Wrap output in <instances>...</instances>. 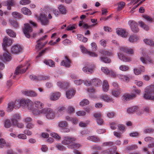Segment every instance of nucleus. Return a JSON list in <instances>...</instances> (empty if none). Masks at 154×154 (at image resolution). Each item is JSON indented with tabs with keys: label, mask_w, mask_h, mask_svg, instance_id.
I'll use <instances>...</instances> for the list:
<instances>
[{
	"label": "nucleus",
	"mask_w": 154,
	"mask_h": 154,
	"mask_svg": "<svg viewBox=\"0 0 154 154\" xmlns=\"http://www.w3.org/2000/svg\"><path fill=\"white\" fill-rule=\"evenodd\" d=\"M143 97L146 100H154V85L147 86L145 88Z\"/></svg>",
	"instance_id": "obj_1"
},
{
	"label": "nucleus",
	"mask_w": 154,
	"mask_h": 154,
	"mask_svg": "<svg viewBox=\"0 0 154 154\" xmlns=\"http://www.w3.org/2000/svg\"><path fill=\"white\" fill-rule=\"evenodd\" d=\"M35 16L37 20L42 25L46 26L49 24L50 20L48 19L47 15L44 13H41L39 16L35 15Z\"/></svg>",
	"instance_id": "obj_2"
},
{
	"label": "nucleus",
	"mask_w": 154,
	"mask_h": 154,
	"mask_svg": "<svg viewBox=\"0 0 154 154\" xmlns=\"http://www.w3.org/2000/svg\"><path fill=\"white\" fill-rule=\"evenodd\" d=\"M43 114L45 115L46 117L48 119H53L55 117L54 111L51 108H44Z\"/></svg>",
	"instance_id": "obj_3"
},
{
	"label": "nucleus",
	"mask_w": 154,
	"mask_h": 154,
	"mask_svg": "<svg viewBox=\"0 0 154 154\" xmlns=\"http://www.w3.org/2000/svg\"><path fill=\"white\" fill-rule=\"evenodd\" d=\"M47 37V35H45L44 36L41 37L36 42L37 44L35 46V48L37 51L40 50L47 43V42H43V41L45 40V38Z\"/></svg>",
	"instance_id": "obj_4"
},
{
	"label": "nucleus",
	"mask_w": 154,
	"mask_h": 154,
	"mask_svg": "<svg viewBox=\"0 0 154 154\" xmlns=\"http://www.w3.org/2000/svg\"><path fill=\"white\" fill-rule=\"evenodd\" d=\"M4 50L5 51V52L3 54V55H0V59L4 62L10 61L12 59L10 54L7 50V49Z\"/></svg>",
	"instance_id": "obj_5"
},
{
	"label": "nucleus",
	"mask_w": 154,
	"mask_h": 154,
	"mask_svg": "<svg viewBox=\"0 0 154 154\" xmlns=\"http://www.w3.org/2000/svg\"><path fill=\"white\" fill-rule=\"evenodd\" d=\"M29 66L21 65L18 66L15 71L14 74L18 75L19 73H23L25 72L28 68Z\"/></svg>",
	"instance_id": "obj_6"
},
{
	"label": "nucleus",
	"mask_w": 154,
	"mask_h": 154,
	"mask_svg": "<svg viewBox=\"0 0 154 154\" xmlns=\"http://www.w3.org/2000/svg\"><path fill=\"white\" fill-rule=\"evenodd\" d=\"M128 24L130 27L131 31L134 33L138 32L139 29L138 26V24L134 20H130L128 21Z\"/></svg>",
	"instance_id": "obj_7"
},
{
	"label": "nucleus",
	"mask_w": 154,
	"mask_h": 154,
	"mask_svg": "<svg viewBox=\"0 0 154 154\" xmlns=\"http://www.w3.org/2000/svg\"><path fill=\"white\" fill-rule=\"evenodd\" d=\"M32 28L30 26L29 24L28 23L24 24V29H23V31L27 38H29L30 37L29 33L32 32Z\"/></svg>",
	"instance_id": "obj_8"
},
{
	"label": "nucleus",
	"mask_w": 154,
	"mask_h": 154,
	"mask_svg": "<svg viewBox=\"0 0 154 154\" xmlns=\"http://www.w3.org/2000/svg\"><path fill=\"white\" fill-rule=\"evenodd\" d=\"M23 48L19 45H16L12 46L11 48V52L15 54H17L22 52Z\"/></svg>",
	"instance_id": "obj_9"
},
{
	"label": "nucleus",
	"mask_w": 154,
	"mask_h": 154,
	"mask_svg": "<svg viewBox=\"0 0 154 154\" xmlns=\"http://www.w3.org/2000/svg\"><path fill=\"white\" fill-rule=\"evenodd\" d=\"M76 140V139L74 137L69 136L65 137L63 138L62 143L64 145L69 144L73 143Z\"/></svg>",
	"instance_id": "obj_10"
},
{
	"label": "nucleus",
	"mask_w": 154,
	"mask_h": 154,
	"mask_svg": "<svg viewBox=\"0 0 154 154\" xmlns=\"http://www.w3.org/2000/svg\"><path fill=\"white\" fill-rule=\"evenodd\" d=\"M29 78L31 80L33 81L46 80H48L49 79L48 76L43 75H38L36 76L30 75L29 76Z\"/></svg>",
	"instance_id": "obj_11"
},
{
	"label": "nucleus",
	"mask_w": 154,
	"mask_h": 154,
	"mask_svg": "<svg viewBox=\"0 0 154 154\" xmlns=\"http://www.w3.org/2000/svg\"><path fill=\"white\" fill-rule=\"evenodd\" d=\"M12 43V41L11 39L5 37L3 40L2 46L3 50H6L7 46H10Z\"/></svg>",
	"instance_id": "obj_12"
},
{
	"label": "nucleus",
	"mask_w": 154,
	"mask_h": 154,
	"mask_svg": "<svg viewBox=\"0 0 154 154\" xmlns=\"http://www.w3.org/2000/svg\"><path fill=\"white\" fill-rule=\"evenodd\" d=\"M81 51L83 53L87 54L92 57H97V55L95 53L88 51L83 45L80 46Z\"/></svg>",
	"instance_id": "obj_13"
},
{
	"label": "nucleus",
	"mask_w": 154,
	"mask_h": 154,
	"mask_svg": "<svg viewBox=\"0 0 154 154\" xmlns=\"http://www.w3.org/2000/svg\"><path fill=\"white\" fill-rule=\"evenodd\" d=\"M94 64H91L84 67L82 69V70L84 72L88 74L91 73L93 72L94 69Z\"/></svg>",
	"instance_id": "obj_14"
},
{
	"label": "nucleus",
	"mask_w": 154,
	"mask_h": 154,
	"mask_svg": "<svg viewBox=\"0 0 154 154\" xmlns=\"http://www.w3.org/2000/svg\"><path fill=\"white\" fill-rule=\"evenodd\" d=\"M140 60L141 62L143 63L146 64L147 62L150 63H152V60L149 57L148 55L146 53H144L143 55V56L140 58Z\"/></svg>",
	"instance_id": "obj_15"
},
{
	"label": "nucleus",
	"mask_w": 154,
	"mask_h": 154,
	"mask_svg": "<svg viewBox=\"0 0 154 154\" xmlns=\"http://www.w3.org/2000/svg\"><path fill=\"white\" fill-rule=\"evenodd\" d=\"M27 100L22 99L20 101L16 100L15 101V106H17V108H19L21 106L23 107L26 106Z\"/></svg>",
	"instance_id": "obj_16"
},
{
	"label": "nucleus",
	"mask_w": 154,
	"mask_h": 154,
	"mask_svg": "<svg viewBox=\"0 0 154 154\" xmlns=\"http://www.w3.org/2000/svg\"><path fill=\"white\" fill-rule=\"evenodd\" d=\"M20 116L18 114H15L13 115L11 120L14 125H16L17 123L18 120L20 119Z\"/></svg>",
	"instance_id": "obj_17"
},
{
	"label": "nucleus",
	"mask_w": 154,
	"mask_h": 154,
	"mask_svg": "<svg viewBox=\"0 0 154 154\" xmlns=\"http://www.w3.org/2000/svg\"><path fill=\"white\" fill-rule=\"evenodd\" d=\"M120 50L121 52L126 53L129 54H133L134 53L133 49L125 47H122L120 48Z\"/></svg>",
	"instance_id": "obj_18"
},
{
	"label": "nucleus",
	"mask_w": 154,
	"mask_h": 154,
	"mask_svg": "<svg viewBox=\"0 0 154 154\" xmlns=\"http://www.w3.org/2000/svg\"><path fill=\"white\" fill-rule=\"evenodd\" d=\"M70 63L71 62L69 59L68 58L67 56H65V60H63L62 61L61 65L68 68L70 66Z\"/></svg>",
	"instance_id": "obj_19"
},
{
	"label": "nucleus",
	"mask_w": 154,
	"mask_h": 154,
	"mask_svg": "<svg viewBox=\"0 0 154 154\" xmlns=\"http://www.w3.org/2000/svg\"><path fill=\"white\" fill-rule=\"evenodd\" d=\"M100 98L104 101L107 102H114V100L106 94L102 95L100 96Z\"/></svg>",
	"instance_id": "obj_20"
},
{
	"label": "nucleus",
	"mask_w": 154,
	"mask_h": 154,
	"mask_svg": "<svg viewBox=\"0 0 154 154\" xmlns=\"http://www.w3.org/2000/svg\"><path fill=\"white\" fill-rule=\"evenodd\" d=\"M117 34L123 37H126L128 35V33L124 29H119L116 31Z\"/></svg>",
	"instance_id": "obj_21"
},
{
	"label": "nucleus",
	"mask_w": 154,
	"mask_h": 154,
	"mask_svg": "<svg viewBox=\"0 0 154 154\" xmlns=\"http://www.w3.org/2000/svg\"><path fill=\"white\" fill-rule=\"evenodd\" d=\"M91 85L98 87L101 85L102 82L98 79H94L91 80Z\"/></svg>",
	"instance_id": "obj_22"
},
{
	"label": "nucleus",
	"mask_w": 154,
	"mask_h": 154,
	"mask_svg": "<svg viewBox=\"0 0 154 154\" xmlns=\"http://www.w3.org/2000/svg\"><path fill=\"white\" fill-rule=\"evenodd\" d=\"M145 71L144 67L140 65L139 68H135L134 69V72L136 75H138L142 72H144Z\"/></svg>",
	"instance_id": "obj_23"
},
{
	"label": "nucleus",
	"mask_w": 154,
	"mask_h": 154,
	"mask_svg": "<svg viewBox=\"0 0 154 154\" xmlns=\"http://www.w3.org/2000/svg\"><path fill=\"white\" fill-rule=\"evenodd\" d=\"M136 97V94H125L123 95V99L127 100L134 98Z\"/></svg>",
	"instance_id": "obj_24"
},
{
	"label": "nucleus",
	"mask_w": 154,
	"mask_h": 154,
	"mask_svg": "<svg viewBox=\"0 0 154 154\" xmlns=\"http://www.w3.org/2000/svg\"><path fill=\"white\" fill-rule=\"evenodd\" d=\"M118 55L119 58L123 61L129 62L131 60V59L129 57L124 56L121 53H118Z\"/></svg>",
	"instance_id": "obj_25"
},
{
	"label": "nucleus",
	"mask_w": 154,
	"mask_h": 154,
	"mask_svg": "<svg viewBox=\"0 0 154 154\" xmlns=\"http://www.w3.org/2000/svg\"><path fill=\"white\" fill-rule=\"evenodd\" d=\"M75 93V90L74 89H71L66 92V97L68 99H70L74 96Z\"/></svg>",
	"instance_id": "obj_26"
},
{
	"label": "nucleus",
	"mask_w": 154,
	"mask_h": 154,
	"mask_svg": "<svg viewBox=\"0 0 154 154\" xmlns=\"http://www.w3.org/2000/svg\"><path fill=\"white\" fill-rule=\"evenodd\" d=\"M121 93V90L120 88H117L113 90L112 91V95L115 97H118Z\"/></svg>",
	"instance_id": "obj_27"
},
{
	"label": "nucleus",
	"mask_w": 154,
	"mask_h": 154,
	"mask_svg": "<svg viewBox=\"0 0 154 154\" xmlns=\"http://www.w3.org/2000/svg\"><path fill=\"white\" fill-rule=\"evenodd\" d=\"M60 96V93L56 92L52 93L50 96V99L52 100H57Z\"/></svg>",
	"instance_id": "obj_28"
},
{
	"label": "nucleus",
	"mask_w": 154,
	"mask_h": 154,
	"mask_svg": "<svg viewBox=\"0 0 154 154\" xmlns=\"http://www.w3.org/2000/svg\"><path fill=\"white\" fill-rule=\"evenodd\" d=\"M15 5V1L14 0H8L6 1V6L7 9L10 10L11 9V6H13Z\"/></svg>",
	"instance_id": "obj_29"
},
{
	"label": "nucleus",
	"mask_w": 154,
	"mask_h": 154,
	"mask_svg": "<svg viewBox=\"0 0 154 154\" xmlns=\"http://www.w3.org/2000/svg\"><path fill=\"white\" fill-rule=\"evenodd\" d=\"M34 104L35 107L38 109H41L44 106V104L41 102L38 101H35Z\"/></svg>",
	"instance_id": "obj_30"
},
{
	"label": "nucleus",
	"mask_w": 154,
	"mask_h": 154,
	"mask_svg": "<svg viewBox=\"0 0 154 154\" xmlns=\"http://www.w3.org/2000/svg\"><path fill=\"white\" fill-rule=\"evenodd\" d=\"M44 110V108L40 110L34 108L32 110V112L34 115L35 116H38L41 114H43Z\"/></svg>",
	"instance_id": "obj_31"
},
{
	"label": "nucleus",
	"mask_w": 154,
	"mask_h": 154,
	"mask_svg": "<svg viewBox=\"0 0 154 154\" xmlns=\"http://www.w3.org/2000/svg\"><path fill=\"white\" fill-rule=\"evenodd\" d=\"M15 102L14 103L13 102H11L8 104V112H11L13 109L14 107L15 108H17V105L15 106Z\"/></svg>",
	"instance_id": "obj_32"
},
{
	"label": "nucleus",
	"mask_w": 154,
	"mask_h": 154,
	"mask_svg": "<svg viewBox=\"0 0 154 154\" xmlns=\"http://www.w3.org/2000/svg\"><path fill=\"white\" fill-rule=\"evenodd\" d=\"M25 95L30 97H35L37 96V94L32 91H25L23 92Z\"/></svg>",
	"instance_id": "obj_33"
},
{
	"label": "nucleus",
	"mask_w": 154,
	"mask_h": 154,
	"mask_svg": "<svg viewBox=\"0 0 154 154\" xmlns=\"http://www.w3.org/2000/svg\"><path fill=\"white\" fill-rule=\"evenodd\" d=\"M109 88L108 83L107 81L104 80L103 83V90L104 92H107Z\"/></svg>",
	"instance_id": "obj_34"
},
{
	"label": "nucleus",
	"mask_w": 154,
	"mask_h": 154,
	"mask_svg": "<svg viewBox=\"0 0 154 154\" xmlns=\"http://www.w3.org/2000/svg\"><path fill=\"white\" fill-rule=\"evenodd\" d=\"M87 139L90 141L95 142H97L100 141L99 138L95 136H90L87 137Z\"/></svg>",
	"instance_id": "obj_35"
},
{
	"label": "nucleus",
	"mask_w": 154,
	"mask_h": 154,
	"mask_svg": "<svg viewBox=\"0 0 154 154\" xmlns=\"http://www.w3.org/2000/svg\"><path fill=\"white\" fill-rule=\"evenodd\" d=\"M139 39V37L136 35H131L129 38V41L131 43L137 42Z\"/></svg>",
	"instance_id": "obj_36"
},
{
	"label": "nucleus",
	"mask_w": 154,
	"mask_h": 154,
	"mask_svg": "<svg viewBox=\"0 0 154 154\" xmlns=\"http://www.w3.org/2000/svg\"><path fill=\"white\" fill-rule=\"evenodd\" d=\"M57 85L60 88L65 89L67 87L69 84L67 82H57Z\"/></svg>",
	"instance_id": "obj_37"
},
{
	"label": "nucleus",
	"mask_w": 154,
	"mask_h": 154,
	"mask_svg": "<svg viewBox=\"0 0 154 154\" xmlns=\"http://www.w3.org/2000/svg\"><path fill=\"white\" fill-rule=\"evenodd\" d=\"M44 63L47 65L51 67H54L55 66L54 62L51 60H45L44 61Z\"/></svg>",
	"instance_id": "obj_38"
},
{
	"label": "nucleus",
	"mask_w": 154,
	"mask_h": 154,
	"mask_svg": "<svg viewBox=\"0 0 154 154\" xmlns=\"http://www.w3.org/2000/svg\"><path fill=\"white\" fill-rule=\"evenodd\" d=\"M22 12L24 14L29 15L31 14V11L26 8H23L21 9Z\"/></svg>",
	"instance_id": "obj_39"
},
{
	"label": "nucleus",
	"mask_w": 154,
	"mask_h": 154,
	"mask_svg": "<svg viewBox=\"0 0 154 154\" xmlns=\"http://www.w3.org/2000/svg\"><path fill=\"white\" fill-rule=\"evenodd\" d=\"M77 37L79 40L84 42H86L88 41V38H87L84 37L81 34H78Z\"/></svg>",
	"instance_id": "obj_40"
},
{
	"label": "nucleus",
	"mask_w": 154,
	"mask_h": 154,
	"mask_svg": "<svg viewBox=\"0 0 154 154\" xmlns=\"http://www.w3.org/2000/svg\"><path fill=\"white\" fill-rule=\"evenodd\" d=\"M81 146V145L79 143H74L72 145H70L68 146V148L69 149H77Z\"/></svg>",
	"instance_id": "obj_41"
},
{
	"label": "nucleus",
	"mask_w": 154,
	"mask_h": 154,
	"mask_svg": "<svg viewBox=\"0 0 154 154\" xmlns=\"http://www.w3.org/2000/svg\"><path fill=\"white\" fill-rule=\"evenodd\" d=\"M7 34L10 37H14L16 36L15 32L12 30L10 29H8L6 30Z\"/></svg>",
	"instance_id": "obj_42"
},
{
	"label": "nucleus",
	"mask_w": 154,
	"mask_h": 154,
	"mask_svg": "<svg viewBox=\"0 0 154 154\" xmlns=\"http://www.w3.org/2000/svg\"><path fill=\"white\" fill-rule=\"evenodd\" d=\"M139 23L140 24V27L144 30L147 31L149 29V27L145 24L143 21H140Z\"/></svg>",
	"instance_id": "obj_43"
},
{
	"label": "nucleus",
	"mask_w": 154,
	"mask_h": 154,
	"mask_svg": "<svg viewBox=\"0 0 154 154\" xmlns=\"http://www.w3.org/2000/svg\"><path fill=\"white\" fill-rule=\"evenodd\" d=\"M100 53L105 56H110L112 55V53L107 51L104 50H101L99 51Z\"/></svg>",
	"instance_id": "obj_44"
},
{
	"label": "nucleus",
	"mask_w": 154,
	"mask_h": 154,
	"mask_svg": "<svg viewBox=\"0 0 154 154\" xmlns=\"http://www.w3.org/2000/svg\"><path fill=\"white\" fill-rule=\"evenodd\" d=\"M58 9L60 13L63 14L66 13V10L65 7L63 5H60L58 7Z\"/></svg>",
	"instance_id": "obj_45"
},
{
	"label": "nucleus",
	"mask_w": 154,
	"mask_h": 154,
	"mask_svg": "<svg viewBox=\"0 0 154 154\" xmlns=\"http://www.w3.org/2000/svg\"><path fill=\"white\" fill-rule=\"evenodd\" d=\"M12 15L13 17L16 18L20 19L22 17L20 14L16 11L12 12Z\"/></svg>",
	"instance_id": "obj_46"
},
{
	"label": "nucleus",
	"mask_w": 154,
	"mask_h": 154,
	"mask_svg": "<svg viewBox=\"0 0 154 154\" xmlns=\"http://www.w3.org/2000/svg\"><path fill=\"white\" fill-rule=\"evenodd\" d=\"M137 109L138 107L137 106H134L128 109H127V112L128 113H132L136 111L137 110Z\"/></svg>",
	"instance_id": "obj_47"
},
{
	"label": "nucleus",
	"mask_w": 154,
	"mask_h": 154,
	"mask_svg": "<svg viewBox=\"0 0 154 154\" xmlns=\"http://www.w3.org/2000/svg\"><path fill=\"white\" fill-rule=\"evenodd\" d=\"M68 123L65 121H61L59 122L58 125L59 127L61 128H65L68 126Z\"/></svg>",
	"instance_id": "obj_48"
},
{
	"label": "nucleus",
	"mask_w": 154,
	"mask_h": 154,
	"mask_svg": "<svg viewBox=\"0 0 154 154\" xmlns=\"http://www.w3.org/2000/svg\"><path fill=\"white\" fill-rule=\"evenodd\" d=\"M143 41L145 43L148 45L152 46L154 45V42L150 39H145L143 40Z\"/></svg>",
	"instance_id": "obj_49"
},
{
	"label": "nucleus",
	"mask_w": 154,
	"mask_h": 154,
	"mask_svg": "<svg viewBox=\"0 0 154 154\" xmlns=\"http://www.w3.org/2000/svg\"><path fill=\"white\" fill-rule=\"evenodd\" d=\"M101 61L105 63H109L111 62V60L107 57H101L100 58Z\"/></svg>",
	"instance_id": "obj_50"
},
{
	"label": "nucleus",
	"mask_w": 154,
	"mask_h": 154,
	"mask_svg": "<svg viewBox=\"0 0 154 154\" xmlns=\"http://www.w3.org/2000/svg\"><path fill=\"white\" fill-rule=\"evenodd\" d=\"M29 110H31L32 108V102L29 100H27L26 106Z\"/></svg>",
	"instance_id": "obj_51"
},
{
	"label": "nucleus",
	"mask_w": 154,
	"mask_h": 154,
	"mask_svg": "<svg viewBox=\"0 0 154 154\" xmlns=\"http://www.w3.org/2000/svg\"><path fill=\"white\" fill-rule=\"evenodd\" d=\"M56 147L58 149V150L61 151L65 150L66 149V148L60 144H57L56 145Z\"/></svg>",
	"instance_id": "obj_52"
},
{
	"label": "nucleus",
	"mask_w": 154,
	"mask_h": 154,
	"mask_svg": "<svg viewBox=\"0 0 154 154\" xmlns=\"http://www.w3.org/2000/svg\"><path fill=\"white\" fill-rule=\"evenodd\" d=\"M11 125V124L9 119L6 120L4 122V126L5 128H10Z\"/></svg>",
	"instance_id": "obj_53"
},
{
	"label": "nucleus",
	"mask_w": 154,
	"mask_h": 154,
	"mask_svg": "<svg viewBox=\"0 0 154 154\" xmlns=\"http://www.w3.org/2000/svg\"><path fill=\"white\" fill-rule=\"evenodd\" d=\"M10 21L11 24L14 27L17 28L18 27V24L16 21L14 20H10Z\"/></svg>",
	"instance_id": "obj_54"
},
{
	"label": "nucleus",
	"mask_w": 154,
	"mask_h": 154,
	"mask_svg": "<svg viewBox=\"0 0 154 154\" xmlns=\"http://www.w3.org/2000/svg\"><path fill=\"white\" fill-rule=\"evenodd\" d=\"M89 103V101L86 99L83 100L80 103V105L82 106H83L86 105H88Z\"/></svg>",
	"instance_id": "obj_55"
},
{
	"label": "nucleus",
	"mask_w": 154,
	"mask_h": 154,
	"mask_svg": "<svg viewBox=\"0 0 154 154\" xmlns=\"http://www.w3.org/2000/svg\"><path fill=\"white\" fill-rule=\"evenodd\" d=\"M120 70L123 71H125L128 70L129 69V67L125 65H122L120 66L119 67Z\"/></svg>",
	"instance_id": "obj_56"
},
{
	"label": "nucleus",
	"mask_w": 154,
	"mask_h": 154,
	"mask_svg": "<svg viewBox=\"0 0 154 154\" xmlns=\"http://www.w3.org/2000/svg\"><path fill=\"white\" fill-rule=\"evenodd\" d=\"M125 5V3L124 2H121L119 3L118 5V10H122L124 7Z\"/></svg>",
	"instance_id": "obj_57"
},
{
	"label": "nucleus",
	"mask_w": 154,
	"mask_h": 154,
	"mask_svg": "<svg viewBox=\"0 0 154 154\" xmlns=\"http://www.w3.org/2000/svg\"><path fill=\"white\" fill-rule=\"evenodd\" d=\"M30 2L29 0H21L20 1V3L23 5H25L29 4Z\"/></svg>",
	"instance_id": "obj_58"
},
{
	"label": "nucleus",
	"mask_w": 154,
	"mask_h": 154,
	"mask_svg": "<svg viewBox=\"0 0 154 154\" xmlns=\"http://www.w3.org/2000/svg\"><path fill=\"white\" fill-rule=\"evenodd\" d=\"M100 154H112V151L111 149H108L102 151Z\"/></svg>",
	"instance_id": "obj_59"
},
{
	"label": "nucleus",
	"mask_w": 154,
	"mask_h": 154,
	"mask_svg": "<svg viewBox=\"0 0 154 154\" xmlns=\"http://www.w3.org/2000/svg\"><path fill=\"white\" fill-rule=\"evenodd\" d=\"M154 131V130L152 128H148L145 129L143 132L145 134H147L148 133H150L153 132Z\"/></svg>",
	"instance_id": "obj_60"
},
{
	"label": "nucleus",
	"mask_w": 154,
	"mask_h": 154,
	"mask_svg": "<svg viewBox=\"0 0 154 154\" xmlns=\"http://www.w3.org/2000/svg\"><path fill=\"white\" fill-rule=\"evenodd\" d=\"M49 12L52 13V14H54L56 16H57L59 14V12L57 10L51 9L49 10Z\"/></svg>",
	"instance_id": "obj_61"
},
{
	"label": "nucleus",
	"mask_w": 154,
	"mask_h": 154,
	"mask_svg": "<svg viewBox=\"0 0 154 154\" xmlns=\"http://www.w3.org/2000/svg\"><path fill=\"white\" fill-rule=\"evenodd\" d=\"M51 135L53 137L55 138L57 140H59L60 138V137L56 133H52L51 134Z\"/></svg>",
	"instance_id": "obj_62"
},
{
	"label": "nucleus",
	"mask_w": 154,
	"mask_h": 154,
	"mask_svg": "<svg viewBox=\"0 0 154 154\" xmlns=\"http://www.w3.org/2000/svg\"><path fill=\"white\" fill-rule=\"evenodd\" d=\"M84 82V81L81 79L76 80L74 81V83L77 85H80L82 84Z\"/></svg>",
	"instance_id": "obj_63"
},
{
	"label": "nucleus",
	"mask_w": 154,
	"mask_h": 154,
	"mask_svg": "<svg viewBox=\"0 0 154 154\" xmlns=\"http://www.w3.org/2000/svg\"><path fill=\"white\" fill-rule=\"evenodd\" d=\"M101 69L103 72L106 74H108L110 73V71L106 67H102Z\"/></svg>",
	"instance_id": "obj_64"
}]
</instances>
